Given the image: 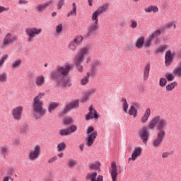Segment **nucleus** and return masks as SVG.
Listing matches in <instances>:
<instances>
[{
    "label": "nucleus",
    "instance_id": "nucleus-14",
    "mask_svg": "<svg viewBox=\"0 0 181 181\" xmlns=\"http://www.w3.org/2000/svg\"><path fill=\"white\" fill-rule=\"evenodd\" d=\"M53 4V0L47 1L45 3L38 4L35 6V10L39 13L44 12L50 5Z\"/></svg>",
    "mask_w": 181,
    "mask_h": 181
},
{
    "label": "nucleus",
    "instance_id": "nucleus-16",
    "mask_svg": "<svg viewBox=\"0 0 181 181\" xmlns=\"http://www.w3.org/2000/svg\"><path fill=\"white\" fill-rule=\"evenodd\" d=\"M166 134L161 133H157L156 139H154L153 141V145L155 148H159L163 142L164 138Z\"/></svg>",
    "mask_w": 181,
    "mask_h": 181
},
{
    "label": "nucleus",
    "instance_id": "nucleus-12",
    "mask_svg": "<svg viewBox=\"0 0 181 181\" xmlns=\"http://www.w3.org/2000/svg\"><path fill=\"white\" fill-rule=\"evenodd\" d=\"M142 153V148L141 147H136L132 153V156L128 158V162L135 161L137 158L141 157Z\"/></svg>",
    "mask_w": 181,
    "mask_h": 181
},
{
    "label": "nucleus",
    "instance_id": "nucleus-43",
    "mask_svg": "<svg viewBox=\"0 0 181 181\" xmlns=\"http://www.w3.org/2000/svg\"><path fill=\"white\" fill-rule=\"evenodd\" d=\"M167 49H168V45H160L156 51V54H160L163 52H165Z\"/></svg>",
    "mask_w": 181,
    "mask_h": 181
},
{
    "label": "nucleus",
    "instance_id": "nucleus-26",
    "mask_svg": "<svg viewBox=\"0 0 181 181\" xmlns=\"http://www.w3.org/2000/svg\"><path fill=\"white\" fill-rule=\"evenodd\" d=\"M151 71V64H147L144 69V79L148 81Z\"/></svg>",
    "mask_w": 181,
    "mask_h": 181
},
{
    "label": "nucleus",
    "instance_id": "nucleus-57",
    "mask_svg": "<svg viewBox=\"0 0 181 181\" xmlns=\"http://www.w3.org/2000/svg\"><path fill=\"white\" fill-rule=\"evenodd\" d=\"M20 131L22 134H27L28 132V127L21 126Z\"/></svg>",
    "mask_w": 181,
    "mask_h": 181
},
{
    "label": "nucleus",
    "instance_id": "nucleus-46",
    "mask_svg": "<svg viewBox=\"0 0 181 181\" xmlns=\"http://www.w3.org/2000/svg\"><path fill=\"white\" fill-rule=\"evenodd\" d=\"M167 83H168L167 78H165L164 77L160 78V79H159V86H160V87L164 88V87L166 86Z\"/></svg>",
    "mask_w": 181,
    "mask_h": 181
},
{
    "label": "nucleus",
    "instance_id": "nucleus-34",
    "mask_svg": "<svg viewBox=\"0 0 181 181\" xmlns=\"http://www.w3.org/2000/svg\"><path fill=\"white\" fill-rule=\"evenodd\" d=\"M83 40L84 37L83 35H78L72 41L78 46L82 44Z\"/></svg>",
    "mask_w": 181,
    "mask_h": 181
},
{
    "label": "nucleus",
    "instance_id": "nucleus-23",
    "mask_svg": "<svg viewBox=\"0 0 181 181\" xmlns=\"http://www.w3.org/2000/svg\"><path fill=\"white\" fill-rule=\"evenodd\" d=\"M145 37L144 36L139 37L135 42V47L139 49H141L144 46Z\"/></svg>",
    "mask_w": 181,
    "mask_h": 181
},
{
    "label": "nucleus",
    "instance_id": "nucleus-64",
    "mask_svg": "<svg viewBox=\"0 0 181 181\" xmlns=\"http://www.w3.org/2000/svg\"><path fill=\"white\" fill-rule=\"evenodd\" d=\"M3 181H9V177H4Z\"/></svg>",
    "mask_w": 181,
    "mask_h": 181
},
{
    "label": "nucleus",
    "instance_id": "nucleus-40",
    "mask_svg": "<svg viewBox=\"0 0 181 181\" xmlns=\"http://www.w3.org/2000/svg\"><path fill=\"white\" fill-rule=\"evenodd\" d=\"M8 81V74L6 72L0 73V82L6 83Z\"/></svg>",
    "mask_w": 181,
    "mask_h": 181
},
{
    "label": "nucleus",
    "instance_id": "nucleus-5",
    "mask_svg": "<svg viewBox=\"0 0 181 181\" xmlns=\"http://www.w3.org/2000/svg\"><path fill=\"white\" fill-rule=\"evenodd\" d=\"M42 32V28H28L25 29V34L27 35V41L28 43H31L34 41L37 36L41 35Z\"/></svg>",
    "mask_w": 181,
    "mask_h": 181
},
{
    "label": "nucleus",
    "instance_id": "nucleus-54",
    "mask_svg": "<svg viewBox=\"0 0 181 181\" xmlns=\"http://www.w3.org/2000/svg\"><path fill=\"white\" fill-rule=\"evenodd\" d=\"M76 164H77L76 161L73 159H70L68 162V166L69 168H74L76 166Z\"/></svg>",
    "mask_w": 181,
    "mask_h": 181
},
{
    "label": "nucleus",
    "instance_id": "nucleus-10",
    "mask_svg": "<svg viewBox=\"0 0 181 181\" xmlns=\"http://www.w3.org/2000/svg\"><path fill=\"white\" fill-rule=\"evenodd\" d=\"M99 30V23H93L88 25L87 28V32L84 35L85 37H89L93 34L95 33Z\"/></svg>",
    "mask_w": 181,
    "mask_h": 181
},
{
    "label": "nucleus",
    "instance_id": "nucleus-56",
    "mask_svg": "<svg viewBox=\"0 0 181 181\" xmlns=\"http://www.w3.org/2000/svg\"><path fill=\"white\" fill-rule=\"evenodd\" d=\"M165 27L167 28H174V29H175L176 28V23H175L174 22H170V23H168L166 24Z\"/></svg>",
    "mask_w": 181,
    "mask_h": 181
},
{
    "label": "nucleus",
    "instance_id": "nucleus-9",
    "mask_svg": "<svg viewBox=\"0 0 181 181\" xmlns=\"http://www.w3.org/2000/svg\"><path fill=\"white\" fill-rule=\"evenodd\" d=\"M23 112V106H16L11 110V116L16 121H20L22 118V114Z\"/></svg>",
    "mask_w": 181,
    "mask_h": 181
},
{
    "label": "nucleus",
    "instance_id": "nucleus-19",
    "mask_svg": "<svg viewBox=\"0 0 181 181\" xmlns=\"http://www.w3.org/2000/svg\"><path fill=\"white\" fill-rule=\"evenodd\" d=\"M46 82L45 77L44 75H37L35 78V84L37 87H42L45 86Z\"/></svg>",
    "mask_w": 181,
    "mask_h": 181
},
{
    "label": "nucleus",
    "instance_id": "nucleus-35",
    "mask_svg": "<svg viewBox=\"0 0 181 181\" xmlns=\"http://www.w3.org/2000/svg\"><path fill=\"white\" fill-rule=\"evenodd\" d=\"M72 6H73L72 10L67 13V17H70L71 16H76L77 15L76 4L73 3Z\"/></svg>",
    "mask_w": 181,
    "mask_h": 181
},
{
    "label": "nucleus",
    "instance_id": "nucleus-52",
    "mask_svg": "<svg viewBox=\"0 0 181 181\" xmlns=\"http://www.w3.org/2000/svg\"><path fill=\"white\" fill-rule=\"evenodd\" d=\"M138 26V22L136 20H131L130 21V25L129 27L132 28V29H135Z\"/></svg>",
    "mask_w": 181,
    "mask_h": 181
},
{
    "label": "nucleus",
    "instance_id": "nucleus-50",
    "mask_svg": "<svg viewBox=\"0 0 181 181\" xmlns=\"http://www.w3.org/2000/svg\"><path fill=\"white\" fill-rule=\"evenodd\" d=\"M67 129L69 135H71L72 133L77 131V126H75V124H73L72 126H70V127H68Z\"/></svg>",
    "mask_w": 181,
    "mask_h": 181
},
{
    "label": "nucleus",
    "instance_id": "nucleus-11",
    "mask_svg": "<svg viewBox=\"0 0 181 181\" xmlns=\"http://www.w3.org/2000/svg\"><path fill=\"white\" fill-rule=\"evenodd\" d=\"M140 107L139 103H132V105H131L128 112L127 114L129 115L130 116H132L134 118H136L138 115V110L137 109H139Z\"/></svg>",
    "mask_w": 181,
    "mask_h": 181
},
{
    "label": "nucleus",
    "instance_id": "nucleus-3",
    "mask_svg": "<svg viewBox=\"0 0 181 181\" xmlns=\"http://www.w3.org/2000/svg\"><path fill=\"white\" fill-rule=\"evenodd\" d=\"M45 96V92H40L35 96V98H33V110L35 114H37L40 116H45L46 115L47 110L43 107L44 102L42 100Z\"/></svg>",
    "mask_w": 181,
    "mask_h": 181
},
{
    "label": "nucleus",
    "instance_id": "nucleus-7",
    "mask_svg": "<svg viewBox=\"0 0 181 181\" xmlns=\"http://www.w3.org/2000/svg\"><path fill=\"white\" fill-rule=\"evenodd\" d=\"M91 53V47L90 45H86L79 49L75 59L84 61L85 57Z\"/></svg>",
    "mask_w": 181,
    "mask_h": 181
},
{
    "label": "nucleus",
    "instance_id": "nucleus-21",
    "mask_svg": "<svg viewBox=\"0 0 181 181\" xmlns=\"http://www.w3.org/2000/svg\"><path fill=\"white\" fill-rule=\"evenodd\" d=\"M151 115V110L150 107H148V109H146V110L144 112L143 116H141V122L142 124H146L148 121Z\"/></svg>",
    "mask_w": 181,
    "mask_h": 181
},
{
    "label": "nucleus",
    "instance_id": "nucleus-58",
    "mask_svg": "<svg viewBox=\"0 0 181 181\" xmlns=\"http://www.w3.org/2000/svg\"><path fill=\"white\" fill-rule=\"evenodd\" d=\"M73 119L71 117H67L66 119H64V124H71L73 122Z\"/></svg>",
    "mask_w": 181,
    "mask_h": 181
},
{
    "label": "nucleus",
    "instance_id": "nucleus-13",
    "mask_svg": "<svg viewBox=\"0 0 181 181\" xmlns=\"http://www.w3.org/2000/svg\"><path fill=\"white\" fill-rule=\"evenodd\" d=\"M98 118H99V115H98L97 110H95V109H94V107H93V106H90L89 112H88V115H86V120H90L92 119H98Z\"/></svg>",
    "mask_w": 181,
    "mask_h": 181
},
{
    "label": "nucleus",
    "instance_id": "nucleus-63",
    "mask_svg": "<svg viewBox=\"0 0 181 181\" xmlns=\"http://www.w3.org/2000/svg\"><path fill=\"white\" fill-rule=\"evenodd\" d=\"M85 148V144H80L79 145V149L81 151H83Z\"/></svg>",
    "mask_w": 181,
    "mask_h": 181
},
{
    "label": "nucleus",
    "instance_id": "nucleus-49",
    "mask_svg": "<svg viewBox=\"0 0 181 181\" xmlns=\"http://www.w3.org/2000/svg\"><path fill=\"white\" fill-rule=\"evenodd\" d=\"M153 39L150 37L148 40L144 41V46L145 48H150Z\"/></svg>",
    "mask_w": 181,
    "mask_h": 181
},
{
    "label": "nucleus",
    "instance_id": "nucleus-39",
    "mask_svg": "<svg viewBox=\"0 0 181 181\" xmlns=\"http://www.w3.org/2000/svg\"><path fill=\"white\" fill-rule=\"evenodd\" d=\"M63 31V24L59 23L55 27V35H60Z\"/></svg>",
    "mask_w": 181,
    "mask_h": 181
},
{
    "label": "nucleus",
    "instance_id": "nucleus-4",
    "mask_svg": "<svg viewBox=\"0 0 181 181\" xmlns=\"http://www.w3.org/2000/svg\"><path fill=\"white\" fill-rule=\"evenodd\" d=\"M98 136V132H95L94 130V127H92V126H90L87 129V136L85 139V144L87 147L90 148L95 139H97Z\"/></svg>",
    "mask_w": 181,
    "mask_h": 181
},
{
    "label": "nucleus",
    "instance_id": "nucleus-17",
    "mask_svg": "<svg viewBox=\"0 0 181 181\" xmlns=\"http://www.w3.org/2000/svg\"><path fill=\"white\" fill-rule=\"evenodd\" d=\"M78 107H79V101L78 100H74V102H71V103H69L68 105H66V106H65V107L62 112V115H65L69 110H71L72 109L78 108Z\"/></svg>",
    "mask_w": 181,
    "mask_h": 181
},
{
    "label": "nucleus",
    "instance_id": "nucleus-1",
    "mask_svg": "<svg viewBox=\"0 0 181 181\" xmlns=\"http://www.w3.org/2000/svg\"><path fill=\"white\" fill-rule=\"evenodd\" d=\"M71 69L72 65L71 64H66L64 66L58 65L55 70L50 72V78L56 81L58 86L70 87L71 83L66 76L69 75Z\"/></svg>",
    "mask_w": 181,
    "mask_h": 181
},
{
    "label": "nucleus",
    "instance_id": "nucleus-2",
    "mask_svg": "<svg viewBox=\"0 0 181 181\" xmlns=\"http://www.w3.org/2000/svg\"><path fill=\"white\" fill-rule=\"evenodd\" d=\"M168 126L167 119L162 117V116H154L148 124L149 129H155L157 127L158 130V134H163L166 135V129Z\"/></svg>",
    "mask_w": 181,
    "mask_h": 181
},
{
    "label": "nucleus",
    "instance_id": "nucleus-18",
    "mask_svg": "<svg viewBox=\"0 0 181 181\" xmlns=\"http://www.w3.org/2000/svg\"><path fill=\"white\" fill-rule=\"evenodd\" d=\"M110 172L112 181H117V177L119 173L118 168L115 162H112Z\"/></svg>",
    "mask_w": 181,
    "mask_h": 181
},
{
    "label": "nucleus",
    "instance_id": "nucleus-61",
    "mask_svg": "<svg viewBox=\"0 0 181 181\" xmlns=\"http://www.w3.org/2000/svg\"><path fill=\"white\" fill-rule=\"evenodd\" d=\"M170 156V153L165 152V153H163L162 154V157L163 158H168Z\"/></svg>",
    "mask_w": 181,
    "mask_h": 181
},
{
    "label": "nucleus",
    "instance_id": "nucleus-36",
    "mask_svg": "<svg viewBox=\"0 0 181 181\" xmlns=\"http://www.w3.org/2000/svg\"><path fill=\"white\" fill-rule=\"evenodd\" d=\"M90 74L87 73L86 76H83L81 80V84L85 86L88 83Z\"/></svg>",
    "mask_w": 181,
    "mask_h": 181
},
{
    "label": "nucleus",
    "instance_id": "nucleus-62",
    "mask_svg": "<svg viewBox=\"0 0 181 181\" xmlns=\"http://www.w3.org/2000/svg\"><path fill=\"white\" fill-rule=\"evenodd\" d=\"M13 168H9V169L7 170L8 175H13Z\"/></svg>",
    "mask_w": 181,
    "mask_h": 181
},
{
    "label": "nucleus",
    "instance_id": "nucleus-60",
    "mask_svg": "<svg viewBox=\"0 0 181 181\" xmlns=\"http://www.w3.org/2000/svg\"><path fill=\"white\" fill-rule=\"evenodd\" d=\"M8 11V8L0 5V13Z\"/></svg>",
    "mask_w": 181,
    "mask_h": 181
},
{
    "label": "nucleus",
    "instance_id": "nucleus-6",
    "mask_svg": "<svg viewBox=\"0 0 181 181\" xmlns=\"http://www.w3.org/2000/svg\"><path fill=\"white\" fill-rule=\"evenodd\" d=\"M18 40L17 37L12 35L11 33H8L5 35L4 37L2 40V42L0 45L1 49L6 48L8 45L15 42Z\"/></svg>",
    "mask_w": 181,
    "mask_h": 181
},
{
    "label": "nucleus",
    "instance_id": "nucleus-29",
    "mask_svg": "<svg viewBox=\"0 0 181 181\" xmlns=\"http://www.w3.org/2000/svg\"><path fill=\"white\" fill-rule=\"evenodd\" d=\"M177 86V82L173 81L166 85L165 89L168 92H173Z\"/></svg>",
    "mask_w": 181,
    "mask_h": 181
},
{
    "label": "nucleus",
    "instance_id": "nucleus-44",
    "mask_svg": "<svg viewBox=\"0 0 181 181\" xmlns=\"http://www.w3.org/2000/svg\"><path fill=\"white\" fill-rule=\"evenodd\" d=\"M8 59V54H4L2 57L0 58V68L3 67L5 62Z\"/></svg>",
    "mask_w": 181,
    "mask_h": 181
},
{
    "label": "nucleus",
    "instance_id": "nucleus-38",
    "mask_svg": "<svg viewBox=\"0 0 181 181\" xmlns=\"http://www.w3.org/2000/svg\"><path fill=\"white\" fill-rule=\"evenodd\" d=\"M100 167H101V164L99 162L93 163L90 165V168L91 170H95L98 171H100Z\"/></svg>",
    "mask_w": 181,
    "mask_h": 181
},
{
    "label": "nucleus",
    "instance_id": "nucleus-8",
    "mask_svg": "<svg viewBox=\"0 0 181 181\" xmlns=\"http://www.w3.org/2000/svg\"><path fill=\"white\" fill-rule=\"evenodd\" d=\"M41 154V147L40 146H35L33 150L30 151L28 153V159L31 161L36 160L37 158H39Z\"/></svg>",
    "mask_w": 181,
    "mask_h": 181
},
{
    "label": "nucleus",
    "instance_id": "nucleus-37",
    "mask_svg": "<svg viewBox=\"0 0 181 181\" xmlns=\"http://www.w3.org/2000/svg\"><path fill=\"white\" fill-rule=\"evenodd\" d=\"M100 61H95L93 64V66H92V69H91V75H95V73L97 72V67L98 66H100Z\"/></svg>",
    "mask_w": 181,
    "mask_h": 181
},
{
    "label": "nucleus",
    "instance_id": "nucleus-53",
    "mask_svg": "<svg viewBox=\"0 0 181 181\" xmlns=\"http://www.w3.org/2000/svg\"><path fill=\"white\" fill-rule=\"evenodd\" d=\"M165 78H167V80L168 81H173L175 80V76L171 74V73H168L166 75H165Z\"/></svg>",
    "mask_w": 181,
    "mask_h": 181
},
{
    "label": "nucleus",
    "instance_id": "nucleus-27",
    "mask_svg": "<svg viewBox=\"0 0 181 181\" xmlns=\"http://www.w3.org/2000/svg\"><path fill=\"white\" fill-rule=\"evenodd\" d=\"M146 13H158L159 12V8L157 6H149L144 8Z\"/></svg>",
    "mask_w": 181,
    "mask_h": 181
},
{
    "label": "nucleus",
    "instance_id": "nucleus-48",
    "mask_svg": "<svg viewBox=\"0 0 181 181\" xmlns=\"http://www.w3.org/2000/svg\"><path fill=\"white\" fill-rule=\"evenodd\" d=\"M173 74L177 76L181 77V63H180V66L174 69Z\"/></svg>",
    "mask_w": 181,
    "mask_h": 181
},
{
    "label": "nucleus",
    "instance_id": "nucleus-55",
    "mask_svg": "<svg viewBox=\"0 0 181 181\" xmlns=\"http://www.w3.org/2000/svg\"><path fill=\"white\" fill-rule=\"evenodd\" d=\"M65 0H59L57 7L58 10H61L62 6L64 5Z\"/></svg>",
    "mask_w": 181,
    "mask_h": 181
},
{
    "label": "nucleus",
    "instance_id": "nucleus-59",
    "mask_svg": "<svg viewBox=\"0 0 181 181\" xmlns=\"http://www.w3.org/2000/svg\"><path fill=\"white\" fill-rule=\"evenodd\" d=\"M58 160V158L57 156H54L52 158H50L49 160H48V163H54L55 161H57Z\"/></svg>",
    "mask_w": 181,
    "mask_h": 181
},
{
    "label": "nucleus",
    "instance_id": "nucleus-28",
    "mask_svg": "<svg viewBox=\"0 0 181 181\" xmlns=\"http://www.w3.org/2000/svg\"><path fill=\"white\" fill-rule=\"evenodd\" d=\"M110 5L107 4H105L103 5H101L96 11L100 14H103L106 12H107L109 9Z\"/></svg>",
    "mask_w": 181,
    "mask_h": 181
},
{
    "label": "nucleus",
    "instance_id": "nucleus-31",
    "mask_svg": "<svg viewBox=\"0 0 181 181\" xmlns=\"http://www.w3.org/2000/svg\"><path fill=\"white\" fill-rule=\"evenodd\" d=\"M101 16L97 11H95L91 16V21L93 23L99 24V19L98 17Z\"/></svg>",
    "mask_w": 181,
    "mask_h": 181
},
{
    "label": "nucleus",
    "instance_id": "nucleus-33",
    "mask_svg": "<svg viewBox=\"0 0 181 181\" xmlns=\"http://www.w3.org/2000/svg\"><path fill=\"white\" fill-rule=\"evenodd\" d=\"M0 152L3 155V156L6 158L9 153V148L7 146H2L1 147H0Z\"/></svg>",
    "mask_w": 181,
    "mask_h": 181
},
{
    "label": "nucleus",
    "instance_id": "nucleus-51",
    "mask_svg": "<svg viewBox=\"0 0 181 181\" xmlns=\"http://www.w3.org/2000/svg\"><path fill=\"white\" fill-rule=\"evenodd\" d=\"M59 135L62 136L70 135L68 129H61L59 130Z\"/></svg>",
    "mask_w": 181,
    "mask_h": 181
},
{
    "label": "nucleus",
    "instance_id": "nucleus-30",
    "mask_svg": "<svg viewBox=\"0 0 181 181\" xmlns=\"http://www.w3.org/2000/svg\"><path fill=\"white\" fill-rule=\"evenodd\" d=\"M95 93V90H90L82 98L81 102L83 103H86L89 100V98Z\"/></svg>",
    "mask_w": 181,
    "mask_h": 181
},
{
    "label": "nucleus",
    "instance_id": "nucleus-42",
    "mask_svg": "<svg viewBox=\"0 0 181 181\" xmlns=\"http://www.w3.org/2000/svg\"><path fill=\"white\" fill-rule=\"evenodd\" d=\"M122 102L123 103L122 107L123 110L125 113H128L129 110V103L127 100V99H124V98L122 99Z\"/></svg>",
    "mask_w": 181,
    "mask_h": 181
},
{
    "label": "nucleus",
    "instance_id": "nucleus-15",
    "mask_svg": "<svg viewBox=\"0 0 181 181\" xmlns=\"http://www.w3.org/2000/svg\"><path fill=\"white\" fill-rule=\"evenodd\" d=\"M140 137L141 138L144 144H146L148 142L149 138V132L146 126H144L143 128L140 129Z\"/></svg>",
    "mask_w": 181,
    "mask_h": 181
},
{
    "label": "nucleus",
    "instance_id": "nucleus-41",
    "mask_svg": "<svg viewBox=\"0 0 181 181\" xmlns=\"http://www.w3.org/2000/svg\"><path fill=\"white\" fill-rule=\"evenodd\" d=\"M68 48L70 50L75 52L78 48V45L73 40H71L68 45Z\"/></svg>",
    "mask_w": 181,
    "mask_h": 181
},
{
    "label": "nucleus",
    "instance_id": "nucleus-47",
    "mask_svg": "<svg viewBox=\"0 0 181 181\" xmlns=\"http://www.w3.org/2000/svg\"><path fill=\"white\" fill-rule=\"evenodd\" d=\"M162 33V30L158 29L156 31H154L151 35L150 36L153 40L159 37Z\"/></svg>",
    "mask_w": 181,
    "mask_h": 181
},
{
    "label": "nucleus",
    "instance_id": "nucleus-25",
    "mask_svg": "<svg viewBox=\"0 0 181 181\" xmlns=\"http://www.w3.org/2000/svg\"><path fill=\"white\" fill-rule=\"evenodd\" d=\"M59 105L60 104L59 103V102H50L47 107L48 112L49 113H52L54 110L59 107Z\"/></svg>",
    "mask_w": 181,
    "mask_h": 181
},
{
    "label": "nucleus",
    "instance_id": "nucleus-45",
    "mask_svg": "<svg viewBox=\"0 0 181 181\" xmlns=\"http://www.w3.org/2000/svg\"><path fill=\"white\" fill-rule=\"evenodd\" d=\"M66 144L64 141H62V143H59L57 146V151L59 152L64 151L66 149Z\"/></svg>",
    "mask_w": 181,
    "mask_h": 181
},
{
    "label": "nucleus",
    "instance_id": "nucleus-22",
    "mask_svg": "<svg viewBox=\"0 0 181 181\" xmlns=\"http://www.w3.org/2000/svg\"><path fill=\"white\" fill-rule=\"evenodd\" d=\"M87 179H89L90 181H103V176L98 175L97 173H92L88 174Z\"/></svg>",
    "mask_w": 181,
    "mask_h": 181
},
{
    "label": "nucleus",
    "instance_id": "nucleus-32",
    "mask_svg": "<svg viewBox=\"0 0 181 181\" xmlns=\"http://www.w3.org/2000/svg\"><path fill=\"white\" fill-rule=\"evenodd\" d=\"M21 65H22V60L21 59H17V60L13 61L11 63V67L13 69H17L20 68Z\"/></svg>",
    "mask_w": 181,
    "mask_h": 181
},
{
    "label": "nucleus",
    "instance_id": "nucleus-24",
    "mask_svg": "<svg viewBox=\"0 0 181 181\" xmlns=\"http://www.w3.org/2000/svg\"><path fill=\"white\" fill-rule=\"evenodd\" d=\"M83 62V60L74 58V63H75L76 68L77 71L81 73L83 72V66L82 65Z\"/></svg>",
    "mask_w": 181,
    "mask_h": 181
},
{
    "label": "nucleus",
    "instance_id": "nucleus-20",
    "mask_svg": "<svg viewBox=\"0 0 181 181\" xmlns=\"http://www.w3.org/2000/svg\"><path fill=\"white\" fill-rule=\"evenodd\" d=\"M175 57V54L171 51H167L165 56V62L167 66H170L173 62V58Z\"/></svg>",
    "mask_w": 181,
    "mask_h": 181
}]
</instances>
